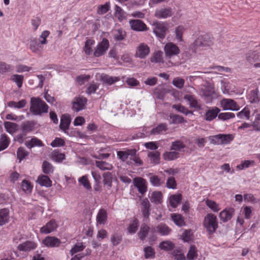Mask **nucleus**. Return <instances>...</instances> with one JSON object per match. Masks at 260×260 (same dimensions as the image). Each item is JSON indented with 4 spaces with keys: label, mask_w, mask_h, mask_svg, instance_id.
Masks as SVG:
<instances>
[{
    "label": "nucleus",
    "mask_w": 260,
    "mask_h": 260,
    "mask_svg": "<svg viewBox=\"0 0 260 260\" xmlns=\"http://www.w3.org/2000/svg\"><path fill=\"white\" fill-rule=\"evenodd\" d=\"M255 164V162L252 160H246L243 161L241 164L237 166V168L240 170L247 168L250 166H253Z\"/></svg>",
    "instance_id": "e2e57ef3"
},
{
    "label": "nucleus",
    "mask_w": 260,
    "mask_h": 260,
    "mask_svg": "<svg viewBox=\"0 0 260 260\" xmlns=\"http://www.w3.org/2000/svg\"><path fill=\"white\" fill-rule=\"evenodd\" d=\"M25 145L28 148L36 146L41 147L43 145L42 142L36 137L32 138L29 141H26Z\"/></svg>",
    "instance_id": "7c9ffc66"
},
{
    "label": "nucleus",
    "mask_w": 260,
    "mask_h": 260,
    "mask_svg": "<svg viewBox=\"0 0 260 260\" xmlns=\"http://www.w3.org/2000/svg\"><path fill=\"white\" fill-rule=\"evenodd\" d=\"M221 89L224 94H230L232 91L229 83L224 80H221Z\"/></svg>",
    "instance_id": "774afa93"
},
{
    "label": "nucleus",
    "mask_w": 260,
    "mask_h": 260,
    "mask_svg": "<svg viewBox=\"0 0 260 260\" xmlns=\"http://www.w3.org/2000/svg\"><path fill=\"white\" fill-rule=\"evenodd\" d=\"M172 220L178 226H182L185 224V222L182 216L179 214L173 213L171 215Z\"/></svg>",
    "instance_id": "c9c22d12"
},
{
    "label": "nucleus",
    "mask_w": 260,
    "mask_h": 260,
    "mask_svg": "<svg viewBox=\"0 0 260 260\" xmlns=\"http://www.w3.org/2000/svg\"><path fill=\"white\" fill-rule=\"evenodd\" d=\"M26 103V101L24 99L21 100L18 102L10 101L8 103V106L12 108L21 109L24 107Z\"/></svg>",
    "instance_id": "4c0bfd02"
},
{
    "label": "nucleus",
    "mask_w": 260,
    "mask_h": 260,
    "mask_svg": "<svg viewBox=\"0 0 260 260\" xmlns=\"http://www.w3.org/2000/svg\"><path fill=\"white\" fill-rule=\"evenodd\" d=\"M164 50L166 56L171 57L180 53L179 47L172 42L167 43L164 47Z\"/></svg>",
    "instance_id": "0eeeda50"
},
{
    "label": "nucleus",
    "mask_w": 260,
    "mask_h": 260,
    "mask_svg": "<svg viewBox=\"0 0 260 260\" xmlns=\"http://www.w3.org/2000/svg\"><path fill=\"white\" fill-rule=\"evenodd\" d=\"M186 147V145L181 140H177L172 142L171 146V150L175 151H181L182 149Z\"/></svg>",
    "instance_id": "e433bc0d"
},
{
    "label": "nucleus",
    "mask_w": 260,
    "mask_h": 260,
    "mask_svg": "<svg viewBox=\"0 0 260 260\" xmlns=\"http://www.w3.org/2000/svg\"><path fill=\"white\" fill-rule=\"evenodd\" d=\"M149 198L152 203L158 204L162 202V194L160 191H154L152 192Z\"/></svg>",
    "instance_id": "c756f323"
},
{
    "label": "nucleus",
    "mask_w": 260,
    "mask_h": 260,
    "mask_svg": "<svg viewBox=\"0 0 260 260\" xmlns=\"http://www.w3.org/2000/svg\"><path fill=\"white\" fill-rule=\"evenodd\" d=\"M109 47V42L108 39L104 38L101 42L99 43L96 46L93 52V55L99 57L104 55Z\"/></svg>",
    "instance_id": "39448f33"
},
{
    "label": "nucleus",
    "mask_w": 260,
    "mask_h": 260,
    "mask_svg": "<svg viewBox=\"0 0 260 260\" xmlns=\"http://www.w3.org/2000/svg\"><path fill=\"white\" fill-rule=\"evenodd\" d=\"M136 154L135 149H127L124 151H119L117 153V157L121 160L124 161L127 159H132Z\"/></svg>",
    "instance_id": "ddd939ff"
},
{
    "label": "nucleus",
    "mask_w": 260,
    "mask_h": 260,
    "mask_svg": "<svg viewBox=\"0 0 260 260\" xmlns=\"http://www.w3.org/2000/svg\"><path fill=\"white\" fill-rule=\"evenodd\" d=\"M234 212L235 210L232 208L225 209L220 213L219 218L222 222H226L232 218Z\"/></svg>",
    "instance_id": "a211bd4d"
},
{
    "label": "nucleus",
    "mask_w": 260,
    "mask_h": 260,
    "mask_svg": "<svg viewBox=\"0 0 260 260\" xmlns=\"http://www.w3.org/2000/svg\"><path fill=\"white\" fill-rule=\"evenodd\" d=\"M115 16L120 21H122L125 18V13L124 11L118 6L115 7Z\"/></svg>",
    "instance_id": "5fc2aeb1"
},
{
    "label": "nucleus",
    "mask_w": 260,
    "mask_h": 260,
    "mask_svg": "<svg viewBox=\"0 0 260 260\" xmlns=\"http://www.w3.org/2000/svg\"><path fill=\"white\" fill-rule=\"evenodd\" d=\"M66 158L63 153H60L57 150H54L51 154V158L54 161L57 162H61Z\"/></svg>",
    "instance_id": "2f4dec72"
},
{
    "label": "nucleus",
    "mask_w": 260,
    "mask_h": 260,
    "mask_svg": "<svg viewBox=\"0 0 260 260\" xmlns=\"http://www.w3.org/2000/svg\"><path fill=\"white\" fill-rule=\"evenodd\" d=\"M71 122V116L69 114H63L61 116L60 118V122L59 124V128L64 133L69 135L68 130Z\"/></svg>",
    "instance_id": "4468645a"
},
{
    "label": "nucleus",
    "mask_w": 260,
    "mask_h": 260,
    "mask_svg": "<svg viewBox=\"0 0 260 260\" xmlns=\"http://www.w3.org/2000/svg\"><path fill=\"white\" fill-rule=\"evenodd\" d=\"M220 135L221 145L228 144L234 139V136L232 134H220Z\"/></svg>",
    "instance_id": "680f3d73"
},
{
    "label": "nucleus",
    "mask_w": 260,
    "mask_h": 260,
    "mask_svg": "<svg viewBox=\"0 0 260 260\" xmlns=\"http://www.w3.org/2000/svg\"><path fill=\"white\" fill-rule=\"evenodd\" d=\"M21 187L24 192L30 193L32 191L33 185L29 181L24 180L21 182Z\"/></svg>",
    "instance_id": "de8ad7c7"
},
{
    "label": "nucleus",
    "mask_w": 260,
    "mask_h": 260,
    "mask_svg": "<svg viewBox=\"0 0 260 260\" xmlns=\"http://www.w3.org/2000/svg\"><path fill=\"white\" fill-rule=\"evenodd\" d=\"M131 28L137 31H143L147 29V25L141 20H131L129 22Z\"/></svg>",
    "instance_id": "f8f14e48"
},
{
    "label": "nucleus",
    "mask_w": 260,
    "mask_h": 260,
    "mask_svg": "<svg viewBox=\"0 0 260 260\" xmlns=\"http://www.w3.org/2000/svg\"><path fill=\"white\" fill-rule=\"evenodd\" d=\"M212 38L207 34L199 36L194 42V45L197 47L206 48L212 46Z\"/></svg>",
    "instance_id": "20e7f679"
},
{
    "label": "nucleus",
    "mask_w": 260,
    "mask_h": 260,
    "mask_svg": "<svg viewBox=\"0 0 260 260\" xmlns=\"http://www.w3.org/2000/svg\"><path fill=\"white\" fill-rule=\"evenodd\" d=\"M9 210L7 208L0 209V226H3L9 221Z\"/></svg>",
    "instance_id": "4be33fe9"
},
{
    "label": "nucleus",
    "mask_w": 260,
    "mask_h": 260,
    "mask_svg": "<svg viewBox=\"0 0 260 260\" xmlns=\"http://www.w3.org/2000/svg\"><path fill=\"white\" fill-rule=\"evenodd\" d=\"M148 157L150 158L151 162L154 164L159 162L160 153L158 151H151L148 153Z\"/></svg>",
    "instance_id": "c03bdc74"
},
{
    "label": "nucleus",
    "mask_w": 260,
    "mask_h": 260,
    "mask_svg": "<svg viewBox=\"0 0 260 260\" xmlns=\"http://www.w3.org/2000/svg\"><path fill=\"white\" fill-rule=\"evenodd\" d=\"M235 117L234 113L232 112L220 113L218 115V118L222 121H226L234 118Z\"/></svg>",
    "instance_id": "bf43d9fd"
},
{
    "label": "nucleus",
    "mask_w": 260,
    "mask_h": 260,
    "mask_svg": "<svg viewBox=\"0 0 260 260\" xmlns=\"http://www.w3.org/2000/svg\"><path fill=\"white\" fill-rule=\"evenodd\" d=\"M153 32L156 37L161 39H164L168 29L167 23L157 21L153 23Z\"/></svg>",
    "instance_id": "7ed1b4c3"
},
{
    "label": "nucleus",
    "mask_w": 260,
    "mask_h": 260,
    "mask_svg": "<svg viewBox=\"0 0 260 260\" xmlns=\"http://www.w3.org/2000/svg\"><path fill=\"white\" fill-rule=\"evenodd\" d=\"M149 179L150 183L154 186H159L165 182V179L164 178H160L156 175H153Z\"/></svg>",
    "instance_id": "8fccbe9b"
},
{
    "label": "nucleus",
    "mask_w": 260,
    "mask_h": 260,
    "mask_svg": "<svg viewBox=\"0 0 260 260\" xmlns=\"http://www.w3.org/2000/svg\"><path fill=\"white\" fill-rule=\"evenodd\" d=\"M167 129L168 125L166 123H160L151 129L150 134L154 135L161 134L166 132Z\"/></svg>",
    "instance_id": "cd10ccee"
},
{
    "label": "nucleus",
    "mask_w": 260,
    "mask_h": 260,
    "mask_svg": "<svg viewBox=\"0 0 260 260\" xmlns=\"http://www.w3.org/2000/svg\"><path fill=\"white\" fill-rule=\"evenodd\" d=\"M172 15V9L170 8L157 9L155 12V16L159 19H165Z\"/></svg>",
    "instance_id": "dca6fc26"
},
{
    "label": "nucleus",
    "mask_w": 260,
    "mask_h": 260,
    "mask_svg": "<svg viewBox=\"0 0 260 260\" xmlns=\"http://www.w3.org/2000/svg\"><path fill=\"white\" fill-rule=\"evenodd\" d=\"M57 227L54 220H51L46 224L40 229V232L43 234H49L54 231Z\"/></svg>",
    "instance_id": "412c9836"
},
{
    "label": "nucleus",
    "mask_w": 260,
    "mask_h": 260,
    "mask_svg": "<svg viewBox=\"0 0 260 260\" xmlns=\"http://www.w3.org/2000/svg\"><path fill=\"white\" fill-rule=\"evenodd\" d=\"M23 76L15 74L11 76L10 79L14 82L19 88H20L23 84Z\"/></svg>",
    "instance_id": "6e6d98bb"
},
{
    "label": "nucleus",
    "mask_w": 260,
    "mask_h": 260,
    "mask_svg": "<svg viewBox=\"0 0 260 260\" xmlns=\"http://www.w3.org/2000/svg\"><path fill=\"white\" fill-rule=\"evenodd\" d=\"M174 244L171 241H165L160 243L159 247L165 251H170L174 249Z\"/></svg>",
    "instance_id": "49530a36"
},
{
    "label": "nucleus",
    "mask_w": 260,
    "mask_h": 260,
    "mask_svg": "<svg viewBox=\"0 0 260 260\" xmlns=\"http://www.w3.org/2000/svg\"><path fill=\"white\" fill-rule=\"evenodd\" d=\"M260 49V47H256L254 50L249 51L246 55V60L251 64H252V61L250 60V58H252L253 60H256L260 56V52H258Z\"/></svg>",
    "instance_id": "b1692460"
},
{
    "label": "nucleus",
    "mask_w": 260,
    "mask_h": 260,
    "mask_svg": "<svg viewBox=\"0 0 260 260\" xmlns=\"http://www.w3.org/2000/svg\"><path fill=\"white\" fill-rule=\"evenodd\" d=\"M47 247H57L60 244V241L54 237H47L43 241Z\"/></svg>",
    "instance_id": "5701e85b"
},
{
    "label": "nucleus",
    "mask_w": 260,
    "mask_h": 260,
    "mask_svg": "<svg viewBox=\"0 0 260 260\" xmlns=\"http://www.w3.org/2000/svg\"><path fill=\"white\" fill-rule=\"evenodd\" d=\"M220 103L223 110L238 111L240 109L239 106L232 99H223Z\"/></svg>",
    "instance_id": "423d86ee"
},
{
    "label": "nucleus",
    "mask_w": 260,
    "mask_h": 260,
    "mask_svg": "<svg viewBox=\"0 0 260 260\" xmlns=\"http://www.w3.org/2000/svg\"><path fill=\"white\" fill-rule=\"evenodd\" d=\"M184 99L188 102L190 108H193L197 110L202 109L201 104L197 100V98L194 95L189 94H185L184 96Z\"/></svg>",
    "instance_id": "9b49d317"
},
{
    "label": "nucleus",
    "mask_w": 260,
    "mask_h": 260,
    "mask_svg": "<svg viewBox=\"0 0 260 260\" xmlns=\"http://www.w3.org/2000/svg\"><path fill=\"white\" fill-rule=\"evenodd\" d=\"M48 105L41 99L32 97L30 101V112L35 116H42L44 114H47L49 111Z\"/></svg>",
    "instance_id": "f257e3e1"
},
{
    "label": "nucleus",
    "mask_w": 260,
    "mask_h": 260,
    "mask_svg": "<svg viewBox=\"0 0 260 260\" xmlns=\"http://www.w3.org/2000/svg\"><path fill=\"white\" fill-rule=\"evenodd\" d=\"M108 214L107 211L104 209H101L96 216V224L105 225L107 221Z\"/></svg>",
    "instance_id": "aec40b11"
},
{
    "label": "nucleus",
    "mask_w": 260,
    "mask_h": 260,
    "mask_svg": "<svg viewBox=\"0 0 260 260\" xmlns=\"http://www.w3.org/2000/svg\"><path fill=\"white\" fill-rule=\"evenodd\" d=\"M250 116V111L249 108L245 107L237 114V116L240 119L249 120Z\"/></svg>",
    "instance_id": "09e8293b"
},
{
    "label": "nucleus",
    "mask_w": 260,
    "mask_h": 260,
    "mask_svg": "<svg viewBox=\"0 0 260 260\" xmlns=\"http://www.w3.org/2000/svg\"><path fill=\"white\" fill-rule=\"evenodd\" d=\"M170 231L171 230L167 225L162 223L158 224L155 229V232H157L162 236L169 235L170 233Z\"/></svg>",
    "instance_id": "58836bf2"
},
{
    "label": "nucleus",
    "mask_w": 260,
    "mask_h": 260,
    "mask_svg": "<svg viewBox=\"0 0 260 260\" xmlns=\"http://www.w3.org/2000/svg\"><path fill=\"white\" fill-rule=\"evenodd\" d=\"M102 81L104 83L110 85L119 81V78L117 77H112L107 75H104L102 76Z\"/></svg>",
    "instance_id": "37998d69"
},
{
    "label": "nucleus",
    "mask_w": 260,
    "mask_h": 260,
    "mask_svg": "<svg viewBox=\"0 0 260 260\" xmlns=\"http://www.w3.org/2000/svg\"><path fill=\"white\" fill-rule=\"evenodd\" d=\"M182 196L180 194L172 195L169 199L170 205L172 207L176 208L180 204Z\"/></svg>",
    "instance_id": "473e14b6"
},
{
    "label": "nucleus",
    "mask_w": 260,
    "mask_h": 260,
    "mask_svg": "<svg viewBox=\"0 0 260 260\" xmlns=\"http://www.w3.org/2000/svg\"><path fill=\"white\" fill-rule=\"evenodd\" d=\"M150 48L144 43H140L137 47L135 56L140 58H145L150 53Z\"/></svg>",
    "instance_id": "1a4fd4ad"
},
{
    "label": "nucleus",
    "mask_w": 260,
    "mask_h": 260,
    "mask_svg": "<svg viewBox=\"0 0 260 260\" xmlns=\"http://www.w3.org/2000/svg\"><path fill=\"white\" fill-rule=\"evenodd\" d=\"M134 186L137 188L138 191L144 195L147 191V187L146 181L142 178H135L134 181Z\"/></svg>",
    "instance_id": "2eb2a0df"
},
{
    "label": "nucleus",
    "mask_w": 260,
    "mask_h": 260,
    "mask_svg": "<svg viewBox=\"0 0 260 260\" xmlns=\"http://www.w3.org/2000/svg\"><path fill=\"white\" fill-rule=\"evenodd\" d=\"M198 256L197 250L194 246H191L187 254V258L188 260H193Z\"/></svg>",
    "instance_id": "0e129e2a"
},
{
    "label": "nucleus",
    "mask_w": 260,
    "mask_h": 260,
    "mask_svg": "<svg viewBox=\"0 0 260 260\" xmlns=\"http://www.w3.org/2000/svg\"><path fill=\"white\" fill-rule=\"evenodd\" d=\"M122 240V235L120 233L116 232L112 235L111 241L114 246L118 245Z\"/></svg>",
    "instance_id": "13d9d810"
},
{
    "label": "nucleus",
    "mask_w": 260,
    "mask_h": 260,
    "mask_svg": "<svg viewBox=\"0 0 260 260\" xmlns=\"http://www.w3.org/2000/svg\"><path fill=\"white\" fill-rule=\"evenodd\" d=\"M164 158L166 160L171 161L175 160L179 157V153L177 151H167L163 154Z\"/></svg>",
    "instance_id": "72a5a7b5"
},
{
    "label": "nucleus",
    "mask_w": 260,
    "mask_h": 260,
    "mask_svg": "<svg viewBox=\"0 0 260 260\" xmlns=\"http://www.w3.org/2000/svg\"><path fill=\"white\" fill-rule=\"evenodd\" d=\"M37 246V244L31 241H26L18 246V249L20 251L29 252L35 249Z\"/></svg>",
    "instance_id": "f3484780"
},
{
    "label": "nucleus",
    "mask_w": 260,
    "mask_h": 260,
    "mask_svg": "<svg viewBox=\"0 0 260 260\" xmlns=\"http://www.w3.org/2000/svg\"><path fill=\"white\" fill-rule=\"evenodd\" d=\"M201 92L202 95L207 98H211L214 93L213 88L210 86H204L201 89Z\"/></svg>",
    "instance_id": "79ce46f5"
},
{
    "label": "nucleus",
    "mask_w": 260,
    "mask_h": 260,
    "mask_svg": "<svg viewBox=\"0 0 260 260\" xmlns=\"http://www.w3.org/2000/svg\"><path fill=\"white\" fill-rule=\"evenodd\" d=\"M42 168L43 172L45 174H50L53 173V166L51 164L46 160L43 161Z\"/></svg>",
    "instance_id": "ea45409f"
},
{
    "label": "nucleus",
    "mask_w": 260,
    "mask_h": 260,
    "mask_svg": "<svg viewBox=\"0 0 260 260\" xmlns=\"http://www.w3.org/2000/svg\"><path fill=\"white\" fill-rule=\"evenodd\" d=\"M220 109L217 107H210L206 111L204 115V119L207 121H211L218 117Z\"/></svg>",
    "instance_id": "6e6552de"
},
{
    "label": "nucleus",
    "mask_w": 260,
    "mask_h": 260,
    "mask_svg": "<svg viewBox=\"0 0 260 260\" xmlns=\"http://www.w3.org/2000/svg\"><path fill=\"white\" fill-rule=\"evenodd\" d=\"M95 44V41L93 39H88L85 43L83 47V50L87 55H91L92 52V46Z\"/></svg>",
    "instance_id": "c85d7f7f"
},
{
    "label": "nucleus",
    "mask_w": 260,
    "mask_h": 260,
    "mask_svg": "<svg viewBox=\"0 0 260 260\" xmlns=\"http://www.w3.org/2000/svg\"><path fill=\"white\" fill-rule=\"evenodd\" d=\"M95 165L101 171H110L113 168L111 164L103 160H95Z\"/></svg>",
    "instance_id": "a878e982"
},
{
    "label": "nucleus",
    "mask_w": 260,
    "mask_h": 260,
    "mask_svg": "<svg viewBox=\"0 0 260 260\" xmlns=\"http://www.w3.org/2000/svg\"><path fill=\"white\" fill-rule=\"evenodd\" d=\"M37 182L42 186L49 187L52 185V181L46 175H41L39 176Z\"/></svg>",
    "instance_id": "393cba45"
},
{
    "label": "nucleus",
    "mask_w": 260,
    "mask_h": 260,
    "mask_svg": "<svg viewBox=\"0 0 260 260\" xmlns=\"http://www.w3.org/2000/svg\"><path fill=\"white\" fill-rule=\"evenodd\" d=\"M41 44L37 42L36 39H32L30 41L29 48L32 52L36 53H40Z\"/></svg>",
    "instance_id": "a19ab883"
},
{
    "label": "nucleus",
    "mask_w": 260,
    "mask_h": 260,
    "mask_svg": "<svg viewBox=\"0 0 260 260\" xmlns=\"http://www.w3.org/2000/svg\"><path fill=\"white\" fill-rule=\"evenodd\" d=\"M4 126L7 132L11 134L15 133L18 129V125L13 122L7 121L4 122Z\"/></svg>",
    "instance_id": "f704fd0d"
},
{
    "label": "nucleus",
    "mask_w": 260,
    "mask_h": 260,
    "mask_svg": "<svg viewBox=\"0 0 260 260\" xmlns=\"http://www.w3.org/2000/svg\"><path fill=\"white\" fill-rule=\"evenodd\" d=\"M87 100L83 96H79L76 98L73 102L72 109L76 112H79L84 109Z\"/></svg>",
    "instance_id": "9d476101"
},
{
    "label": "nucleus",
    "mask_w": 260,
    "mask_h": 260,
    "mask_svg": "<svg viewBox=\"0 0 260 260\" xmlns=\"http://www.w3.org/2000/svg\"><path fill=\"white\" fill-rule=\"evenodd\" d=\"M138 228V220L135 219L127 228V231L129 234L135 233Z\"/></svg>",
    "instance_id": "69168bd1"
},
{
    "label": "nucleus",
    "mask_w": 260,
    "mask_h": 260,
    "mask_svg": "<svg viewBox=\"0 0 260 260\" xmlns=\"http://www.w3.org/2000/svg\"><path fill=\"white\" fill-rule=\"evenodd\" d=\"M204 225L210 234H213L218 227L216 216L209 213L204 218Z\"/></svg>",
    "instance_id": "f03ea898"
},
{
    "label": "nucleus",
    "mask_w": 260,
    "mask_h": 260,
    "mask_svg": "<svg viewBox=\"0 0 260 260\" xmlns=\"http://www.w3.org/2000/svg\"><path fill=\"white\" fill-rule=\"evenodd\" d=\"M103 183L104 185H107L110 188L112 184V175L110 172H106L103 174Z\"/></svg>",
    "instance_id": "603ef678"
},
{
    "label": "nucleus",
    "mask_w": 260,
    "mask_h": 260,
    "mask_svg": "<svg viewBox=\"0 0 260 260\" xmlns=\"http://www.w3.org/2000/svg\"><path fill=\"white\" fill-rule=\"evenodd\" d=\"M10 139L6 134H2L0 139V151L7 148L9 144Z\"/></svg>",
    "instance_id": "3c124183"
},
{
    "label": "nucleus",
    "mask_w": 260,
    "mask_h": 260,
    "mask_svg": "<svg viewBox=\"0 0 260 260\" xmlns=\"http://www.w3.org/2000/svg\"><path fill=\"white\" fill-rule=\"evenodd\" d=\"M112 36L116 41H121L124 40L126 32L121 28L116 29L112 31Z\"/></svg>",
    "instance_id": "bb28decb"
},
{
    "label": "nucleus",
    "mask_w": 260,
    "mask_h": 260,
    "mask_svg": "<svg viewBox=\"0 0 260 260\" xmlns=\"http://www.w3.org/2000/svg\"><path fill=\"white\" fill-rule=\"evenodd\" d=\"M172 108L175 109L178 112L183 113L186 115L193 114V112L189 110L187 108L181 104L173 105L172 106Z\"/></svg>",
    "instance_id": "a18cd8bd"
},
{
    "label": "nucleus",
    "mask_w": 260,
    "mask_h": 260,
    "mask_svg": "<svg viewBox=\"0 0 260 260\" xmlns=\"http://www.w3.org/2000/svg\"><path fill=\"white\" fill-rule=\"evenodd\" d=\"M206 205L214 212H218L220 208L215 201L207 199L205 201Z\"/></svg>",
    "instance_id": "4d7b16f0"
},
{
    "label": "nucleus",
    "mask_w": 260,
    "mask_h": 260,
    "mask_svg": "<svg viewBox=\"0 0 260 260\" xmlns=\"http://www.w3.org/2000/svg\"><path fill=\"white\" fill-rule=\"evenodd\" d=\"M173 256L176 260H185V257L182 250L180 248H177L172 253Z\"/></svg>",
    "instance_id": "052dcab7"
},
{
    "label": "nucleus",
    "mask_w": 260,
    "mask_h": 260,
    "mask_svg": "<svg viewBox=\"0 0 260 260\" xmlns=\"http://www.w3.org/2000/svg\"><path fill=\"white\" fill-rule=\"evenodd\" d=\"M169 117L172 119V121L170 122V124H178L182 123L184 122V118L179 115L171 114L169 116Z\"/></svg>",
    "instance_id": "864d4df0"
},
{
    "label": "nucleus",
    "mask_w": 260,
    "mask_h": 260,
    "mask_svg": "<svg viewBox=\"0 0 260 260\" xmlns=\"http://www.w3.org/2000/svg\"><path fill=\"white\" fill-rule=\"evenodd\" d=\"M155 232V229L152 228L151 229L147 225H142L140 228V230L138 233V236L141 240H144L148 236L149 233H151L152 235Z\"/></svg>",
    "instance_id": "6ab92c4d"
},
{
    "label": "nucleus",
    "mask_w": 260,
    "mask_h": 260,
    "mask_svg": "<svg viewBox=\"0 0 260 260\" xmlns=\"http://www.w3.org/2000/svg\"><path fill=\"white\" fill-rule=\"evenodd\" d=\"M28 154L29 152L26 151L24 148H19L17 151V156L19 160V162L23 160Z\"/></svg>",
    "instance_id": "338daca9"
}]
</instances>
